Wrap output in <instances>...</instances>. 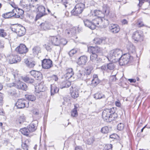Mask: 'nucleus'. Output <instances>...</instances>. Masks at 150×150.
<instances>
[{"instance_id":"obj_1","label":"nucleus","mask_w":150,"mask_h":150,"mask_svg":"<svg viewBox=\"0 0 150 150\" xmlns=\"http://www.w3.org/2000/svg\"><path fill=\"white\" fill-rule=\"evenodd\" d=\"M93 69L92 66H88L86 67L84 70L83 69L79 70L76 74L77 78L84 80L89 79L91 77V74Z\"/></svg>"},{"instance_id":"obj_2","label":"nucleus","mask_w":150,"mask_h":150,"mask_svg":"<svg viewBox=\"0 0 150 150\" xmlns=\"http://www.w3.org/2000/svg\"><path fill=\"white\" fill-rule=\"evenodd\" d=\"M115 109L112 107L106 109L103 112L102 117L104 121L107 122H111L115 120Z\"/></svg>"},{"instance_id":"obj_3","label":"nucleus","mask_w":150,"mask_h":150,"mask_svg":"<svg viewBox=\"0 0 150 150\" xmlns=\"http://www.w3.org/2000/svg\"><path fill=\"white\" fill-rule=\"evenodd\" d=\"M122 53V50L119 49L113 50L109 52L107 58L110 61L117 62L119 60Z\"/></svg>"},{"instance_id":"obj_4","label":"nucleus","mask_w":150,"mask_h":150,"mask_svg":"<svg viewBox=\"0 0 150 150\" xmlns=\"http://www.w3.org/2000/svg\"><path fill=\"white\" fill-rule=\"evenodd\" d=\"M11 29L12 31L16 33L19 37L23 36L26 32L25 28L20 25H16L11 27Z\"/></svg>"},{"instance_id":"obj_5","label":"nucleus","mask_w":150,"mask_h":150,"mask_svg":"<svg viewBox=\"0 0 150 150\" xmlns=\"http://www.w3.org/2000/svg\"><path fill=\"white\" fill-rule=\"evenodd\" d=\"M85 8V4L82 3L77 4L75 6L74 8L71 11L72 15L74 16H78L81 13Z\"/></svg>"},{"instance_id":"obj_6","label":"nucleus","mask_w":150,"mask_h":150,"mask_svg":"<svg viewBox=\"0 0 150 150\" xmlns=\"http://www.w3.org/2000/svg\"><path fill=\"white\" fill-rule=\"evenodd\" d=\"M5 57L7 61L10 64L16 63L21 61L20 57L16 55L7 54Z\"/></svg>"},{"instance_id":"obj_7","label":"nucleus","mask_w":150,"mask_h":150,"mask_svg":"<svg viewBox=\"0 0 150 150\" xmlns=\"http://www.w3.org/2000/svg\"><path fill=\"white\" fill-rule=\"evenodd\" d=\"M132 59V57L130 56L129 54L127 53L122 55L118 61L120 65L122 66L127 64L131 61Z\"/></svg>"},{"instance_id":"obj_8","label":"nucleus","mask_w":150,"mask_h":150,"mask_svg":"<svg viewBox=\"0 0 150 150\" xmlns=\"http://www.w3.org/2000/svg\"><path fill=\"white\" fill-rule=\"evenodd\" d=\"M29 101L26 99H21L18 100L16 103V106L18 108L21 109L25 107H29Z\"/></svg>"},{"instance_id":"obj_9","label":"nucleus","mask_w":150,"mask_h":150,"mask_svg":"<svg viewBox=\"0 0 150 150\" xmlns=\"http://www.w3.org/2000/svg\"><path fill=\"white\" fill-rule=\"evenodd\" d=\"M45 9L44 6L42 5L40 6L38 8L37 14L36 17V20L45 15Z\"/></svg>"},{"instance_id":"obj_10","label":"nucleus","mask_w":150,"mask_h":150,"mask_svg":"<svg viewBox=\"0 0 150 150\" xmlns=\"http://www.w3.org/2000/svg\"><path fill=\"white\" fill-rule=\"evenodd\" d=\"M42 67L45 69H49L52 66V61L50 59H44L42 60Z\"/></svg>"},{"instance_id":"obj_11","label":"nucleus","mask_w":150,"mask_h":150,"mask_svg":"<svg viewBox=\"0 0 150 150\" xmlns=\"http://www.w3.org/2000/svg\"><path fill=\"white\" fill-rule=\"evenodd\" d=\"M11 87L14 86L18 89L24 91H26L27 88L26 84L25 83L21 81L18 82L17 85L13 83H11Z\"/></svg>"},{"instance_id":"obj_12","label":"nucleus","mask_w":150,"mask_h":150,"mask_svg":"<svg viewBox=\"0 0 150 150\" xmlns=\"http://www.w3.org/2000/svg\"><path fill=\"white\" fill-rule=\"evenodd\" d=\"M132 38L136 42H141L143 40L142 35L138 31H136L133 33Z\"/></svg>"},{"instance_id":"obj_13","label":"nucleus","mask_w":150,"mask_h":150,"mask_svg":"<svg viewBox=\"0 0 150 150\" xmlns=\"http://www.w3.org/2000/svg\"><path fill=\"white\" fill-rule=\"evenodd\" d=\"M28 50L26 46L23 44H20L16 49V51L20 54L25 53Z\"/></svg>"},{"instance_id":"obj_14","label":"nucleus","mask_w":150,"mask_h":150,"mask_svg":"<svg viewBox=\"0 0 150 150\" xmlns=\"http://www.w3.org/2000/svg\"><path fill=\"white\" fill-rule=\"evenodd\" d=\"M60 38L58 36H50L49 37V41L52 45L58 46L59 45Z\"/></svg>"},{"instance_id":"obj_15","label":"nucleus","mask_w":150,"mask_h":150,"mask_svg":"<svg viewBox=\"0 0 150 150\" xmlns=\"http://www.w3.org/2000/svg\"><path fill=\"white\" fill-rule=\"evenodd\" d=\"M88 51L92 54H98L101 52V50L100 47L98 46H90L88 47Z\"/></svg>"},{"instance_id":"obj_16","label":"nucleus","mask_w":150,"mask_h":150,"mask_svg":"<svg viewBox=\"0 0 150 150\" xmlns=\"http://www.w3.org/2000/svg\"><path fill=\"white\" fill-rule=\"evenodd\" d=\"M109 28L110 32L114 33H118L120 30L119 26L116 24H110Z\"/></svg>"},{"instance_id":"obj_17","label":"nucleus","mask_w":150,"mask_h":150,"mask_svg":"<svg viewBox=\"0 0 150 150\" xmlns=\"http://www.w3.org/2000/svg\"><path fill=\"white\" fill-rule=\"evenodd\" d=\"M88 61L87 57L85 55H83L79 57L78 63L79 65L83 66L86 65Z\"/></svg>"},{"instance_id":"obj_18","label":"nucleus","mask_w":150,"mask_h":150,"mask_svg":"<svg viewBox=\"0 0 150 150\" xmlns=\"http://www.w3.org/2000/svg\"><path fill=\"white\" fill-rule=\"evenodd\" d=\"M92 15V16H97V18H102L105 16V14L103 12L99 10H95L93 12H91L90 14V16Z\"/></svg>"},{"instance_id":"obj_19","label":"nucleus","mask_w":150,"mask_h":150,"mask_svg":"<svg viewBox=\"0 0 150 150\" xmlns=\"http://www.w3.org/2000/svg\"><path fill=\"white\" fill-rule=\"evenodd\" d=\"M37 129V126L36 125H34L33 123L30 124L28 127L26 128L24 127L21 129L23 131H34Z\"/></svg>"},{"instance_id":"obj_20","label":"nucleus","mask_w":150,"mask_h":150,"mask_svg":"<svg viewBox=\"0 0 150 150\" xmlns=\"http://www.w3.org/2000/svg\"><path fill=\"white\" fill-rule=\"evenodd\" d=\"M30 73L37 80H40L42 79L41 74L38 71L32 70L30 72Z\"/></svg>"},{"instance_id":"obj_21","label":"nucleus","mask_w":150,"mask_h":150,"mask_svg":"<svg viewBox=\"0 0 150 150\" xmlns=\"http://www.w3.org/2000/svg\"><path fill=\"white\" fill-rule=\"evenodd\" d=\"M106 38L105 37L95 38L93 40V42L97 45H100L101 43L105 44L106 43Z\"/></svg>"},{"instance_id":"obj_22","label":"nucleus","mask_w":150,"mask_h":150,"mask_svg":"<svg viewBox=\"0 0 150 150\" xmlns=\"http://www.w3.org/2000/svg\"><path fill=\"white\" fill-rule=\"evenodd\" d=\"M74 74L73 69L71 68H68L66 69L65 77L66 79H69L71 78Z\"/></svg>"},{"instance_id":"obj_23","label":"nucleus","mask_w":150,"mask_h":150,"mask_svg":"<svg viewBox=\"0 0 150 150\" xmlns=\"http://www.w3.org/2000/svg\"><path fill=\"white\" fill-rule=\"evenodd\" d=\"M83 22L85 26L92 30L95 29V26L93 25L92 21H91L88 19H85L83 20Z\"/></svg>"},{"instance_id":"obj_24","label":"nucleus","mask_w":150,"mask_h":150,"mask_svg":"<svg viewBox=\"0 0 150 150\" xmlns=\"http://www.w3.org/2000/svg\"><path fill=\"white\" fill-rule=\"evenodd\" d=\"M45 90L44 86L41 84H39L35 88V91L38 94H40V93Z\"/></svg>"},{"instance_id":"obj_25","label":"nucleus","mask_w":150,"mask_h":150,"mask_svg":"<svg viewBox=\"0 0 150 150\" xmlns=\"http://www.w3.org/2000/svg\"><path fill=\"white\" fill-rule=\"evenodd\" d=\"M40 25L41 29L45 30L50 29L51 27L50 24L46 22L41 23Z\"/></svg>"},{"instance_id":"obj_26","label":"nucleus","mask_w":150,"mask_h":150,"mask_svg":"<svg viewBox=\"0 0 150 150\" xmlns=\"http://www.w3.org/2000/svg\"><path fill=\"white\" fill-rule=\"evenodd\" d=\"M16 11V13H14L15 17L16 18H20L24 13V11L21 9L19 8H16L14 9Z\"/></svg>"},{"instance_id":"obj_27","label":"nucleus","mask_w":150,"mask_h":150,"mask_svg":"<svg viewBox=\"0 0 150 150\" xmlns=\"http://www.w3.org/2000/svg\"><path fill=\"white\" fill-rule=\"evenodd\" d=\"M41 52V48L38 45L34 46L32 50V53L33 55L35 56Z\"/></svg>"},{"instance_id":"obj_28","label":"nucleus","mask_w":150,"mask_h":150,"mask_svg":"<svg viewBox=\"0 0 150 150\" xmlns=\"http://www.w3.org/2000/svg\"><path fill=\"white\" fill-rule=\"evenodd\" d=\"M93 25L95 26V29L97 25L101 24L103 22L102 18H96L95 19L92 20Z\"/></svg>"},{"instance_id":"obj_29","label":"nucleus","mask_w":150,"mask_h":150,"mask_svg":"<svg viewBox=\"0 0 150 150\" xmlns=\"http://www.w3.org/2000/svg\"><path fill=\"white\" fill-rule=\"evenodd\" d=\"M59 88L54 84L51 85V95H53L55 93L58 92Z\"/></svg>"},{"instance_id":"obj_30","label":"nucleus","mask_w":150,"mask_h":150,"mask_svg":"<svg viewBox=\"0 0 150 150\" xmlns=\"http://www.w3.org/2000/svg\"><path fill=\"white\" fill-rule=\"evenodd\" d=\"M90 59L91 61L95 63H98V58L96 54L92 53L90 56Z\"/></svg>"},{"instance_id":"obj_31","label":"nucleus","mask_w":150,"mask_h":150,"mask_svg":"<svg viewBox=\"0 0 150 150\" xmlns=\"http://www.w3.org/2000/svg\"><path fill=\"white\" fill-rule=\"evenodd\" d=\"M93 79L92 80V83L95 86H96L100 82L97 75L94 74L93 76Z\"/></svg>"},{"instance_id":"obj_32","label":"nucleus","mask_w":150,"mask_h":150,"mask_svg":"<svg viewBox=\"0 0 150 150\" xmlns=\"http://www.w3.org/2000/svg\"><path fill=\"white\" fill-rule=\"evenodd\" d=\"M103 12L105 14V16H108L110 12L109 7L107 4H104L103 6Z\"/></svg>"},{"instance_id":"obj_33","label":"nucleus","mask_w":150,"mask_h":150,"mask_svg":"<svg viewBox=\"0 0 150 150\" xmlns=\"http://www.w3.org/2000/svg\"><path fill=\"white\" fill-rule=\"evenodd\" d=\"M15 10H13L12 11L3 14L2 16L5 18H8L12 17H14V12Z\"/></svg>"},{"instance_id":"obj_34","label":"nucleus","mask_w":150,"mask_h":150,"mask_svg":"<svg viewBox=\"0 0 150 150\" xmlns=\"http://www.w3.org/2000/svg\"><path fill=\"white\" fill-rule=\"evenodd\" d=\"M24 63L26 66L29 67H33L35 65V62L34 61H29L28 59L24 60Z\"/></svg>"},{"instance_id":"obj_35","label":"nucleus","mask_w":150,"mask_h":150,"mask_svg":"<svg viewBox=\"0 0 150 150\" xmlns=\"http://www.w3.org/2000/svg\"><path fill=\"white\" fill-rule=\"evenodd\" d=\"M29 142V140L26 139L25 140L24 142L22 143V147L24 150H28V146L30 144Z\"/></svg>"},{"instance_id":"obj_36","label":"nucleus","mask_w":150,"mask_h":150,"mask_svg":"<svg viewBox=\"0 0 150 150\" xmlns=\"http://www.w3.org/2000/svg\"><path fill=\"white\" fill-rule=\"evenodd\" d=\"M94 98L96 99H99L105 98V96L102 93H97L94 94Z\"/></svg>"},{"instance_id":"obj_37","label":"nucleus","mask_w":150,"mask_h":150,"mask_svg":"<svg viewBox=\"0 0 150 150\" xmlns=\"http://www.w3.org/2000/svg\"><path fill=\"white\" fill-rule=\"evenodd\" d=\"M26 98L28 100H30L32 101H35L36 99V97L33 95L27 94L25 95Z\"/></svg>"},{"instance_id":"obj_38","label":"nucleus","mask_w":150,"mask_h":150,"mask_svg":"<svg viewBox=\"0 0 150 150\" xmlns=\"http://www.w3.org/2000/svg\"><path fill=\"white\" fill-rule=\"evenodd\" d=\"M71 96L74 98H77L79 96L78 91L76 89L70 92Z\"/></svg>"},{"instance_id":"obj_39","label":"nucleus","mask_w":150,"mask_h":150,"mask_svg":"<svg viewBox=\"0 0 150 150\" xmlns=\"http://www.w3.org/2000/svg\"><path fill=\"white\" fill-rule=\"evenodd\" d=\"M62 88H67L71 85V83L70 81H66L63 82L61 84Z\"/></svg>"},{"instance_id":"obj_40","label":"nucleus","mask_w":150,"mask_h":150,"mask_svg":"<svg viewBox=\"0 0 150 150\" xmlns=\"http://www.w3.org/2000/svg\"><path fill=\"white\" fill-rule=\"evenodd\" d=\"M23 80L25 82L28 83H32L34 81V80L27 76H26L23 78Z\"/></svg>"},{"instance_id":"obj_41","label":"nucleus","mask_w":150,"mask_h":150,"mask_svg":"<svg viewBox=\"0 0 150 150\" xmlns=\"http://www.w3.org/2000/svg\"><path fill=\"white\" fill-rule=\"evenodd\" d=\"M71 116L73 117H76L78 115L77 110L73 109L71 112Z\"/></svg>"},{"instance_id":"obj_42","label":"nucleus","mask_w":150,"mask_h":150,"mask_svg":"<svg viewBox=\"0 0 150 150\" xmlns=\"http://www.w3.org/2000/svg\"><path fill=\"white\" fill-rule=\"evenodd\" d=\"M52 44L50 43H47L44 45L45 48L47 51H50L52 47Z\"/></svg>"},{"instance_id":"obj_43","label":"nucleus","mask_w":150,"mask_h":150,"mask_svg":"<svg viewBox=\"0 0 150 150\" xmlns=\"http://www.w3.org/2000/svg\"><path fill=\"white\" fill-rule=\"evenodd\" d=\"M94 141V139L93 138H91L88 139L86 140V144L88 145H91L93 144Z\"/></svg>"},{"instance_id":"obj_44","label":"nucleus","mask_w":150,"mask_h":150,"mask_svg":"<svg viewBox=\"0 0 150 150\" xmlns=\"http://www.w3.org/2000/svg\"><path fill=\"white\" fill-rule=\"evenodd\" d=\"M115 67L114 64L112 63H110L107 64V68L108 69L111 70H113Z\"/></svg>"},{"instance_id":"obj_45","label":"nucleus","mask_w":150,"mask_h":150,"mask_svg":"<svg viewBox=\"0 0 150 150\" xmlns=\"http://www.w3.org/2000/svg\"><path fill=\"white\" fill-rule=\"evenodd\" d=\"M59 42H60L59 45H65L67 43V41H66V40L64 38L61 39L60 38Z\"/></svg>"},{"instance_id":"obj_46","label":"nucleus","mask_w":150,"mask_h":150,"mask_svg":"<svg viewBox=\"0 0 150 150\" xmlns=\"http://www.w3.org/2000/svg\"><path fill=\"white\" fill-rule=\"evenodd\" d=\"M7 35L6 33L3 29H0V37H4Z\"/></svg>"},{"instance_id":"obj_47","label":"nucleus","mask_w":150,"mask_h":150,"mask_svg":"<svg viewBox=\"0 0 150 150\" xmlns=\"http://www.w3.org/2000/svg\"><path fill=\"white\" fill-rule=\"evenodd\" d=\"M112 147L111 144H108L105 145L103 150H112Z\"/></svg>"},{"instance_id":"obj_48","label":"nucleus","mask_w":150,"mask_h":150,"mask_svg":"<svg viewBox=\"0 0 150 150\" xmlns=\"http://www.w3.org/2000/svg\"><path fill=\"white\" fill-rule=\"evenodd\" d=\"M26 118L25 116L22 115L20 116L18 122L20 124H21L25 120Z\"/></svg>"},{"instance_id":"obj_49","label":"nucleus","mask_w":150,"mask_h":150,"mask_svg":"<svg viewBox=\"0 0 150 150\" xmlns=\"http://www.w3.org/2000/svg\"><path fill=\"white\" fill-rule=\"evenodd\" d=\"M124 127V125L123 124L120 123L118 124L117 126V129L119 131L122 130Z\"/></svg>"},{"instance_id":"obj_50","label":"nucleus","mask_w":150,"mask_h":150,"mask_svg":"<svg viewBox=\"0 0 150 150\" xmlns=\"http://www.w3.org/2000/svg\"><path fill=\"white\" fill-rule=\"evenodd\" d=\"M111 130L110 127H108L107 126H105L103 127L101 129V131H107Z\"/></svg>"},{"instance_id":"obj_51","label":"nucleus","mask_w":150,"mask_h":150,"mask_svg":"<svg viewBox=\"0 0 150 150\" xmlns=\"http://www.w3.org/2000/svg\"><path fill=\"white\" fill-rule=\"evenodd\" d=\"M109 17L111 19H112V20H113L114 19H115V13H114L110 12L109 13V15H108Z\"/></svg>"},{"instance_id":"obj_52","label":"nucleus","mask_w":150,"mask_h":150,"mask_svg":"<svg viewBox=\"0 0 150 150\" xmlns=\"http://www.w3.org/2000/svg\"><path fill=\"white\" fill-rule=\"evenodd\" d=\"M139 2V4H138L137 6L139 7H141L143 4L145 2H146V0H138Z\"/></svg>"},{"instance_id":"obj_53","label":"nucleus","mask_w":150,"mask_h":150,"mask_svg":"<svg viewBox=\"0 0 150 150\" xmlns=\"http://www.w3.org/2000/svg\"><path fill=\"white\" fill-rule=\"evenodd\" d=\"M76 52V51L74 49H73L71 50L69 52V55L71 57L74 54H75Z\"/></svg>"},{"instance_id":"obj_54","label":"nucleus","mask_w":150,"mask_h":150,"mask_svg":"<svg viewBox=\"0 0 150 150\" xmlns=\"http://www.w3.org/2000/svg\"><path fill=\"white\" fill-rule=\"evenodd\" d=\"M110 80L111 81H115L116 80L115 75L111 76L110 77Z\"/></svg>"},{"instance_id":"obj_55","label":"nucleus","mask_w":150,"mask_h":150,"mask_svg":"<svg viewBox=\"0 0 150 150\" xmlns=\"http://www.w3.org/2000/svg\"><path fill=\"white\" fill-rule=\"evenodd\" d=\"M137 23V25L139 27L143 26L144 25L143 22L141 21H138Z\"/></svg>"},{"instance_id":"obj_56","label":"nucleus","mask_w":150,"mask_h":150,"mask_svg":"<svg viewBox=\"0 0 150 150\" xmlns=\"http://www.w3.org/2000/svg\"><path fill=\"white\" fill-rule=\"evenodd\" d=\"M122 24L125 25L128 24V21L126 19H124L121 21Z\"/></svg>"},{"instance_id":"obj_57","label":"nucleus","mask_w":150,"mask_h":150,"mask_svg":"<svg viewBox=\"0 0 150 150\" xmlns=\"http://www.w3.org/2000/svg\"><path fill=\"white\" fill-rule=\"evenodd\" d=\"M101 69L104 70H108L107 68V65H103L101 67Z\"/></svg>"},{"instance_id":"obj_58","label":"nucleus","mask_w":150,"mask_h":150,"mask_svg":"<svg viewBox=\"0 0 150 150\" xmlns=\"http://www.w3.org/2000/svg\"><path fill=\"white\" fill-rule=\"evenodd\" d=\"M24 135L28 137L29 135V132H21Z\"/></svg>"},{"instance_id":"obj_59","label":"nucleus","mask_w":150,"mask_h":150,"mask_svg":"<svg viewBox=\"0 0 150 150\" xmlns=\"http://www.w3.org/2000/svg\"><path fill=\"white\" fill-rule=\"evenodd\" d=\"M75 150H83V149L81 146H78L76 147Z\"/></svg>"},{"instance_id":"obj_60","label":"nucleus","mask_w":150,"mask_h":150,"mask_svg":"<svg viewBox=\"0 0 150 150\" xmlns=\"http://www.w3.org/2000/svg\"><path fill=\"white\" fill-rule=\"evenodd\" d=\"M52 78L55 81H57L58 80V78L56 75H54L52 76Z\"/></svg>"},{"instance_id":"obj_61","label":"nucleus","mask_w":150,"mask_h":150,"mask_svg":"<svg viewBox=\"0 0 150 150\" xmlns=\"http://www.w3.org/2000/svg\"><path fill=\"white\" fill-rule=\"evenodd\" d=\"M128 81L130 83H135L136 81V80L134 79H129Z\"/></svg>"},{"instance_id":"obj_62","label":"nucleus","mask_w":150,"mask_h":150,"mask_svg":"<svg viewBox=\"0 0 150 150\" xmlns=\"http://www.w3.org/2000/svg\"><path fill=\"white\" fill-rule=\"evenodd\" d=\"M3 99V95L2 93H0V103H1Z\"/></svg>"},{"instance_id":"obj_63","label":"nucleus","mask_w":150,"mask_h":150,"mask_svg":"<svg viewBox=\"0 0 150 150\" xmlns=\"http://www.w3.org/2000/svg\"><path fill=\"white\" fill-rule=\"evenodd\" d=\"M115 105L117 106L120 107V102L119 101H116L115 102Z\"/></svg>"},{"instance_id":"obj_64","label":"nucleus","mask_w":150,"mask_h":150,"mask_svg":"<svg viewBox=\"0 0 150 150\" xmlns=\"http://www.w3.org/2000/svg\"><path fill=\"white\" fill-rule=\"evenodd\" d=\"M116 134H113L110 135V137L111 138L115 139L116 137Z\"/></svg>"}]
</instances>
